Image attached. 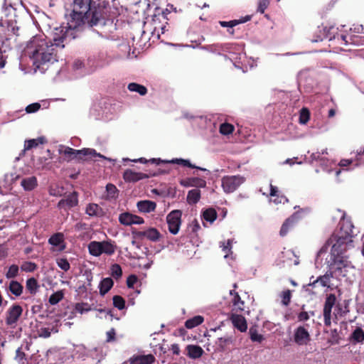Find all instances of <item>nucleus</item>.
Wrapping results in <instances>:
<instances>
[{"instance_id": "f257e3e1", "label": "nucleus", "mask_w": 364, "mask_h": 364, "mask_svg": "<svg viewBox=\"0 0 364 364\" xmlns=\"http://www.w3.org/2000/svg\"><path fill=\"white\" fill-rule=\"evenodd\" d=\"M344 216L345 214H343L342 220L339 223L340 230L329 238L326 244L317 253V256H320L327 251V245L332 244L331 258L328 261L331 271L316 279L319 287H330V279L333 277V270L354 268L345 255L347 250L353 247L352 238L355 236L353 232L354 226L351 221L345 220Z\"/></svg>"}, {"instance_id": "f03ea898", "label": "nucleus", "mask_w": 364, "mask_h": 364, "mask_svg": "<svg viewBox=\"0 0 364 364\" xmlns=\"http://www.w3.org/2000/svg\"><path fill=\"white\" fill-rule=\"evenodd\" d=\"M75 37L70 31L65 30L63 26H57L51 30L50 37L45 35L33 36L27 44L25 53L33 65L39 68L41 65L56 61V48H63L65 43Z\"/></svg>"}, {"instance_id": "7ed1b4c3", "label": "nucleus", "mask_w": 364, "mask_h": 364, "mask_svg": "<svg viewBox=\"0 0 364 364\" xmlns=\"http://www.w3.org/2000/svg\"><path fill=\"white\" fill-rule=\"evenodd\" d=\"M66 16L67 26H63L74 36L79 28L103 26L109 20L107 9L100 4L96 6L92 0H73L70 13Z\"/></svg>"}, {"instance_id": "20e7f679", "label": "nucleus", "mask_w": 364, "mask_h": 364, "mask_svg": "<svg viewBox=\"0 0 364 364\" xmlns=\"http://www.w3.org/2000/svg\"><path fill=\"white\" fill-rule=\"evenodd\" d=\"M58 153L63 156V159L68 162L73 160H80L84 156L99 157L105 160L111 161L112 159L107 158L100 153H97L94 149L84 148L80 150L74 149L65 145H59Z\"/></svg>"}, {"instance_id": "39448f33", "label": "nucleus", "mask_w": 364, "mask_h": 364, "mask_svg": "<svg viewBox=\"0 0 364 364\" xmlns=\"http://www.w3.org/2000/svg\"><path fill=\"white\" fill-rule=\"evenodd\" d=\"M90 255L94 257H100L102 254L108 256L112 255L117 249V245L111 240L101 242L92 241L87 245Z\"/></svg>"}, {"instance_id": "423d86ee", "label": "nucleus", "mask_w": 364, "mask_h": 364, "mask_svg": "<svg viewBox=\"0 0 364 364\" xmlns=\"http://www.w3.org/2000/svg\"><path fill=\"white\" fill-rule=\"evenodd\" d=\"M245 181L240 176H226L222 178V187L225 193L234 192Z\"/></svg>"}, {"instance_id": "0eeeda50", "label": "nucleus", "mask_w": 364, "mask_h": 364, "mask_svg": "<svg viewBox=\"0 0 364 364\" xmlns=\"http://www.w3.org/2000/svg\"><path fill=\"white\" fill-rule=\"evenodd\" d=\"M181 215L182 213L181 210H174L166 216L168 231L173 235H176L179 231L181 224Z\"/></svg>"}, {"instance_id": "6e6552de", "label": "nucleus", "mask_w": 364, "mask_h": 364, "mask_svg": "<svg viewBox=\"0 0 364 364\" xmlns=\"http://www.w3.org/2000/svg\"><path fill=\"white\" fill-rule=\"evenodd\" d=\"M158 175L159 173L156 172L145 173L142 172H136L132 169H127L123 173V178L127 183H136L139 181L156 176Z\"/></svg>"}, {"instance_id": "1a4fd4ad", "label": "nucleus", "mask_w": 364, "mask_h": 364, "mask_svg": "<svg viewBox=\"0 0 364 364\" xmlns=\"http://www.w3.org/2000/svg\"><path fill=\"white\" fill-rule=\"evenodd\" d=\"M23 313V308L18 304L11 305L6 313V323L14 327Z\"/></svg>"}, {"instance_id": "9d476101", "label": "nucleus", "mask_w": 364, "mask_h": 364, "mask_svg": "<svg viewBox=\"0 0 364 364\" xmlns=\"http://www.w3.org/2000/svg\"><path fill=\"white\" fill-rule=\"evenodd\" d=\"M112 62V58L105 51H100L97 55L94 56V59L89 57L87 63L90 68L103 67L110 64Z\"/></svg>"}, {"instance_id": "9b49d317", "label": "nucleus", "mask_w": 364, "mask_h": 364, "mask_svg": "<svg viewBox=\"0 0 364 364\" xmlns=\"http://www.w3.org/2000/svg\"><path fill=\"white\" fill-rule=\"evenodd\" d=\"M336 296L335 294H328L323 306V321L327 326H331L332 308L336 305Z\"/></svg>"}, {"instance_id": "f8f14e48", "label": "nucleus", "mask_w": 364, "mask_h": 364, "mask_svg": "<svg viewBox=\"0 0 364 364\" xmlns=\"http://www.w3.org/2000/svg\"><path fill=\"white\" fill-rule=\"evenodd\" d=\"M220 50L232 55L231 60L241 59L245 55L242 53L243 48L240 45L234 43H225L220 45Z\"/></svg>"}, {"instance_id": "ddd939ff", "label": "nucleus", "mask_w": 364, "mask_h": 364, "mask_svg": "<svg viewBox=\"0 0 364 364\" xmlns=\"http://www.w3.org/2000/svg\"><path fill=\"white\" fill-rule=\"evenodd\" d=\"M132 233L137 238H146L151 242L159 241L161 236V233L155 228H149L146 230L136 231Z\"/></svg>"}, {"instance_id": "4468645a", "label": "nucleus", "mask_w": 364, "mask_h": 364, "mask_svg": "<svg viewBox=\"0 0 364 364\" xmlns=\"http://www.w3.org/2000/svg\"><path fill=\"white\" fill-rule=\"evenodd\" d=\"M119 221L121 224L127 226L141 225L144 223V220L141 217L132 214L129 212L121 213L119 215Z\"/></svg>"}, {"instance_id": "2eb2a0df", "label": "nucleus", "mask_w": 364, "mask_h": 364, "mask_svg": "<svg viewBox=\"0 0 364 364\" xmlns=\"http://www.w3.org/2000/svg\"><path fill=\"white\" fill-rule=\"evenodd\" d=\"M78 204V194L74 191L66 196L65 198L61 199L57 206L59 209L68 210L75 207Z\"/></svg>"}, {"instance_id": "dca6fc26", "label": "nucleus", "mask_w": 364, "mask_h": 364, "mask_svg": "<svg viewBox=\"0 0 364 364\" xmlns=\"http://www.w3.org/2000/svg\"><path fill=\"white\" fill-rule=\"evenodd\" d=\"M180 184L183 187H196L198 189L199 188H205L206 186V181L205 179L201 178L190 177L181 179L180 181Z\"/></svg>"}, {"instance_id": "f3484780", "label": "nucleus", "mask_w": 364, "mask_h": 364, "mask_svg": "<svg viewBox=\"0 0 364 364\" xmlns=\"http://www.w3.org/2000/svg\"><path fill=\"white\" fill-rule=\"evenodd\" d=\"M310 339L308 331L303 326L298 327L294 332V341L300 346L305 345Z\"/></svg>"}, {"instance_id": "a211bd4d", "label": "nucleus", "mask_w": 364, "mask_h": 364, "mask_svg": "<svg viewBox=\"0 0 364 364\" xmlns=\"http://www.w3.org/2000/svg\"><path fill=\"white\" fill-rule=\"evenodd\" d=\"M230 321L234 327L241 332H245L247 328V321L242 315L232 314L230 316Z\"/></svg>"}, {"instance_id": "6ab92c4d", "label": "nucleus", "mask_w": 364, "mask_h": 364, "mask_svg": "<svg viewBox=\"0 0 364 364\" xmlns=\"http://www.w3.org/2000/svg\"><path fill=\"white\" fill-rule=\"evenodd\" d=\"M155 358L151 354L133 355L129 360V364H152Z\"/></svg>"}, {"instance_id": "aec40b11", "label": "nucleus", "mask_w": 364, "mask_h": 364, "mask_svg": "<svg viewBox=\"0 0 364 364\" xmlns=\"http://www.w3.org/2000/svg\"><path fill=\"white\" fill-rule=\"evenodd\" d=\"M64 240V235L62 232H57L48 239V243L58 247L59 251H63L65 249Z\"/></svg>"}, {"instance_id": "412c9836", "label": "nucleus", "mask_w": 364, "mask_h": 364, "mask_svg": "<svg viewBox=\"0 0 364 364\" xmlns=\"http://www.w3.org/2000/svg\"><path fill=\"white\" fill-rule=\"evenodd\" d=\"M136 207L140 213H149L155 210L156 203L149 200H140L137 202Z\"/></svg>"}, {"instance_id": "4be33fe9", "label": "nucleus", "mask_w": 364, "mask_h": 364, "mask_svg": "<svg viewBox=\"0 0 364 364\" xmlns=\"http://www.w3.org/2000/svg\"><path fill=\"white\" fill-rule=\"evenodd\" d=\"M187 355L191 359H198L200 358L204 350L198 345H188L186 346Z\"/></svg>"}, {"instance_id": "5701e85b", "label": "nucleus", "mask_w": 364, "mask_h": 364, "mask_svg": "<svg viewBox=\"0 0 364 364\" xmlns=\"http://www.w3.org/2000/svg\"><path fill=\"white\" fill-rule=\"evenodd\" d=\"M21 186L26 191H31L38 186V181L36 176H28L22 178Z\"/></svg>"}, {"instance_id": "b1692460", "label": "nucleus", "mask_w": 364, "mask_h": 364, "mask_svg": "<svg viewBox=\"0 0 364 364\" xmlns=\"http://www.w3.org/2000/svg\"><path fill=\"white\" fill-rule=\"evenodd\" d=\"M85 213L90 217H100L103 214L102 208L96 203H89L85 208Z\"/></svg>"}, {"instance_id": "393cba45", "label": "nucleus", "mask_w": 364, "mask_h": 364, "mask_svg": "<svg viewBox=\"0 0 364 364\" xmlns=\"http://www.w3.org/2000/svg\"><path fill=\"white\" fill-rule=\"evenodd\" d=\"M299 218V214L295 213L290 218H287L281 228L280 235H286L288 232L289 227L292 226L293 224L298 220Z\"/></svg>"}, {"instance_id": "a878e982", "label": "nucleus", "mask_w": 364, "mask_h": 364, "mask_svg": "<svg viewBox=\"0 0 364 364\" xmlns=\"http://www.w3.org/2000/svg\"><path fill=\"white\" fill-rule=\"evenodd\" d=\"M114 282L110 277L104 278L99 284L100 294L105 296L113 287Z\"/></svg>"}, {"instance_id": "bb28decb", "label": "nucleus", "mask_w": 364, "mask_h": 364, "mask_svg": "<svg viewBox=\"0 0 364 364\" xmlns=\"http://www.w3.org/2000/svg\"><path fill=\"white\" fill-rule=\"evenodd\" d=\"M168 162V163H171V164H176L182 165L183 166H187V167L192 168H196V169L205 171L207 173H210V171L208 169H206V168H201V167H199V166H196V165L192 164L191 163V161L189 160H188V159H172V160H171V161H169Z\"/></svg>"}, {"instance_id": "cd10ccee", "label": "nucleus", "mask_w": 364, "mask_h": 364, "mask_svg": "<svg viewBox=\"0 0 364 364\" xmlns=\"http://www.w3.org/2000/svg\"><path fill=\"white\" fill-rule=\"evenodd\" d=\"M314 277H311L310 279V282L304 285L303 287V289L305 292H306L309 295H315L318 293V289L319 287L318 284L316 279H314Z\"/></svg>"}, {"instance_id": "c85d7f7f", "label": "nucleus", "mask_w": 364, "mask_h": 364, "mask_svg": "<svg viewBox=\"0 0 364 364\" xmlns=\"http://www.w3.org/2000/svg\"><path fill=\"white\" fill-rule=\"evenodd\" d=\"M46 142L44 137L41 136L36 139H28L25 141L24 150H29L33 148L37 147L40 144H43Z\"/></svg>"}, {"instance_id": "c756f323", "label": "nucleus", "mask_w": 364, "mask_h": 364, "mask_svg": "<svg viewBox=\"0 0 364 364\" xmlns=\"http://www.w3.org/2000/svg\"><path fill=\"white\" fill-rule=\"evenodd\" d=\"M336 30H338V28H335L334 26H331L327 30L326 37L329 38V40L332 39H341V41L345 42V44L347 43L346 38L347 36L346 35L341 34L338 35L336 32Z\"/></svg>"}, {"instance_id": "7c9ffc66", "label": "nucleus", "mask_w": 364, "mask_h": 364, "mask_svg": "<svg viewBox=\"0 0 364 364\" xmlns=\"http://www.w3.org/2000/svg\"><path fill=\"white\" fill-rule=\"evenodd\" d=\"M230 294L233 296L232 302L234 308L237 310L242 311L244 309V301L241 300L237 292H235V290H230Z\"/></svg>"}, {"instance_id": "2f4dec72", "label": "nucleus", "mask_w": 364, "mask_h": 364, "mask_svg": "<svg viewBox=\"0 0 364 364\" xmlns=\"http://www.w3.org/2000/svg\"><path fill=\"white\" fill-rule=\"evenodd\" d=\"M200 198V190L195 188L189 191L187 195V201L189 204H196Z\"/></svg>"}, {"instance_id": "473e14b6", "label": "nucleus", "mask_w": 364, "mask_h": 364, "mask_svg": "<svg viewBox=\"0 0 364 364\" xmlns=\"http://www.w3.org/2000/svg\"><path fill=\"white\" fill-rule=\"evenodd\" d=\"M26 288L31 294H36L39 288L37 280L33 278H29L26 281Z\"/></svg>"}, {"instance_id": "72a5a7b5", "label": "nucleus", "mask_w": 364, "mask_h": 364, "mask_svg": "<svg viewBox=\"0 0 364 364\" xmlns=\"http://www.w3.org/2000/svg\"><path fill=\"white\" fill-rule=\"evenodd\" d=\"M203 321L204 318L203 316H196L191 318L188 319L185 322V326L188 329H191L201 324L203 322Z\"/></svg>"}, {"instance_id": "f704fd0d", "label": "nucleus", "mask_w": 364, "mask_h": 364, "mask_svg": "<svg viewBox=\"0 0 364 364\" xmlns=\"http://www.w3.org/2000/svg\"><path fill=\"white\" fill-rule=\"evenodd\" d=\"M127 88L129 91L137 92L141 96L145 95L147 92V89L145 86L136 82L129 83Z\"/></svg>"}, {"instance_id": "c9c22d12", "label": "nucleus", "mask_w": 364, "mask_h": 364, "mask_svg": "<svg viewBox=\"0 0 364 364\" xmlns=\"http://www.w3.org/2000/svg\"><path fill=\"white\" fill-rule=\"evenodd\" d=\"M9 290L16 296H18L22 294L23 286L17 281H11L9 286Z\"/></svg>"}, {"instance_id": "e433bc0d", "label": "nucleus", "mask_w": 364, "mask_h": 364, "mask_svg": "<svg viewBox=\"0 0 364 364\" xmlns=\"http://www.w3.org/2000/svg\"><path fill=\"white\" fill-rule=\"evenodd\" d=\"M203 218L205 221L212 223L217 218V213L213 208L206 209L203 213Z\"/></svg>"}, {"instance_id": "4c0bfd02", "label": "nucleus", "mask_w": 364, "mask_h": 364, "mask_svg": "<svg viewBox=\"0 0 364 364\" xmlns=\"http://www.w3.org/2000/svg\"><path fill=\"white\" fill-rule=\"evenodd\" d=\"M351 339L355 343H360L364 340V331L361 328H357L351 334Z\"/></svg>"}, {"instance_id": "58836bf2", "label": "nucleus", "mask_w": 364, "mask_h": 364, "mask_svg": "<svg viewBox=\"0 0 364 364\" xmlns=\"http://www.w3.org/2000/svg\"><path fill=\"white\" fill-rule=\"evenodd\" d=\"M63 296H64L63 292L62 291H58L56 292H54L53 294H52L50 296L48 301H49L50 304L55 305V304H58L63 299Z\"/></svg>"}, {"instance_id": "ea45409f", "label": "nucleus", "mask_w": 364, "mask_h": 364, "mask_svg": "<svg viewBox=\"0 0 364 364\" xmlns=\"http://www.w3.org/2000/svg\"><path fill=\"white\" fill-rule=\"evenodd\" d=\"M92 310V308L90 304L87 303H77L75 305V311L80 314L87 313Z\"/></svg>"}, {"instance_id": "a19ab883", "label": "nucleus", "mask_w": 364, "mask_h": 364, "mask_svg": "<svg viewBox=\"0 0 364 364\" xmlns=\"http://www.w3.org/2000/svg\"><path fill=\"white\" fill-rule=\"evenodd\" d=\"M309 118H310L309 110L306 107H303L300 110V113H299V123L301 124H306L308 122V121L309 120Z\"/></svg>"}, {"instance_id": "79ce46f5", "label": "nucleus", "mask_w": 364, "mask_h": 364, "mask_svg": "<svg viewBox=\"0 0 364 364\" xmlns=\"http://www.w3.org/2000/svg\"><path fill=\"white\" fill-rule=\"evenodd\" d=\"M111 275L116 279H119L122 275V267L118 264H114L110 267Z\"/></svg>"}, {"instance_id": "37998d69", "label": "nucleus", "mask_w": 364, "mask_h": 364, "mask_svg": "<svg viewBox=\"0 0 364 364\" xmlns=\"http://www.w3.org/2000/svg\"><path fill=\"white\" fill-rule=\"evenodd\" d=\"M19 268L16 264H12L9 267L8 271L6 273V277L7 279H13L18 276Z\"/></svg>"}, {"instance_id": "c03bdc74", "label": "nucleus", "mask_w": 364, "mask_h": 364, "mask_svg": "<svg viewBox=\"0 0 364 364\" xmlns=\"http://www.w3.org/2000/svg\"><path fill=\"white\" fill-rule=\"evenodd\" d=\"M112 300L114 306L119 310H122L125 308V301L121 296H114Z\"/></svg>"}, {"instance_id": "a18cd8bd", "label": "nucleus", "mask_w": 364, "mask_h": 364, "mask_svg": "<svg viewBox=\"0 0 364 364\" xmlns=\"http://www.w3.org/2000/svg\"><path fill=\"white\" fill-rule=\"evenodd\" d=\"M37 269V265L32 262H24L21 266V269L26 272H32Z\"/></svg>"}, {"instance_id": "49530a36", "label": "nucleus", "mask_w": 364, "mask_h": 364, "mask_svg": "<svg viewBox=\"0 0 364 364\" xmlns=\"http://www.w3.org/2000/svg\"><path fill=\"white\" fill-rule=\"evenodd\" d=\"M280 296L282 298V305H284L285 306H288L291 301V291L289 289H287L286 291H283L281 293Z\"/></svg>"}, {"instance_id": "de8ad7c7", "label": "nucleus", "mask_w": 364, "mask_h": 364, "mask_svg": "<svg viewBox=\"0 0 364 364\" xmlns=\"http://www.w3.org/2000/svg\"><path fill=\"white\" fill-rule=\"evenodd\" d=\"M364 154V148H360L355 154V166H364V159H361V156Z\"/></svg>"}, {"instance_id": "09e8293b", "label": "nucleus", "mask_w": 364, "mask_h": 364, "mask_svg": "<svg viewBox=\"0 0 364 364\" xmlns=\"http://www.w3.org/2000/svg\"><path fill=\"white\" fill-rule=\"evenodd\" d=\"M56 263L59 268L62 270L67 272L70 268V264L68 262V259L65 258H59L56 260Z\"/></svg>"}, {"instance_id": "8fccbe9b", "label": "nucleus", "mask_w": 364, "mask_h": 364, "mask_svg": "<svg viewBox=\"0 0 364 364\" xmlns=\"http://www.w3.org/2000/svg\"><path fill=\"white\" fill-rule=\"evenodd\" d=\"M233 130L234 127L230 124L223 123L220 127V132L223 135H228L231 134Z\"/></svg>"}, {"instance_id": "3c124183", "label": "nucleus", "mask_w": 364, "mask_h": 364, "mask_svg": "<svg viewBox=\"0 0 364 364\" xmlns=\"http://www.w3.org/2000/svg\"><path fill=\"white\" fill-rule=\"evenodd\" d=\"M106 190H107L109 197H110L112 198L117 197V188H116V186L114 185H113L112 183H108L106 186Z\"/></svg>"}, {"instance_id": "603ef678", "label": "nucleus", "mask_w": 364, "mask_h": 364, "mask_svg": "<svg viewBox=\"0 0 364 364\" xmlns=\"http://www.w3.org/2000/svg\"><path fill=\"white\" fill-rule=\"evenodd\" d=\"M250 335L252 341L261 342L263 340V336L259 334L257 330L253 328L250 329Z\"/></svg>"}, {"instance_id": "864d4df0", "label": "nucleus", "mask_w": 364, "mask_h": 364, "mask_svg": "<svg viewBox=\"0 0 364 364\" xmlns=\"http://www.w3.org/2000/svg\"><path fill=\"white\" fill-rule=\"evenodd\" d=\"M15 359L20 363V364H25V353L22 351L21 348H18L16 350V357Z\"/></svg>"}, {"instance_id": "5fc2aeb1", "label": "nucleus", "mask_w": 364, "mask_h": 364, "mask_svg": "<svg viewBox=\"0 0 364 364\" xmlns=\"http://www.w3.org/2000/svg\"><path fill=\"white\" fill-rule=\"evenodd\" d=\"M270 0H258L257 11L263 14L268 7Z\"/></svg>"}, {"instance_id": "6e6d98bb", "label": "nucleus", "mask_w": 364, "mask_h": 364, "mask_svg": "<svg viewBox=\"0 0 364 364\" xmlns=\"http://www.w3.org/2000/svg\"><path fill=\"white\" fill-rule=\"evenodd\" d=\"M38 336L42 338H48L51 334V329L48 327H43L38 331Z\"/></svg>"}, {"instance_id": "4d7b16f0", "label": "nucleus", "mask_w": 364, "mask_h": 364, "mask_svg": "<svg viewBox=\"0 0 364 364\" xmlns=\"http://www.w3.org/2000/svg\"><path fill=\"white\" fill-rule=\"evenodd\" d=\"M232 240H228L226 245L225 243L220 245V247H222L223 251L226 253V255H225V258H227L228 257V252H232Z\"/></svg>"}, {"instance_id": "13d9d810", "label": "nucleus", "mask_w": 364, "mask_h": 364, "mask_svg": "<svg viewBox=\"0 0 364 364\" xmlns=\"http://www.w3.org/2000/svg\"><path fill=\"white\" fill-rule=\"evenodd\" d=\"M41 107V105L38 102H35L28 105L26 107V111L27 113H34L37 112Z\"/></svg>"}, {"instance_id": "bf43d9fd", "label": "nucleus", "mask_w": 364, "mask_h": 364, "mask_svg": "<svg viewBox=\"0 0 364 364\" xmlns=\"http://www.w3.org/2000/svg\"><path fill=\"white\" fill-rule=\"evenodd\" d=\"M137 277L134 274H131L127 279V285L129 288H134V286L137 282Z\"/></svg>"}, {"instance_id": "052dcab7", "label": "nucleus", "mask_w": 364, "mask_h": 364, "mask_svg": "<svg viewBox=\"0 0 364 364\" xmlns=\"http://www.w3.org/2000/svg\"><path fill=\"white\" fill-rule=\"evenodd\" d=\"M85 67V63L80 59H76L73 63V68L75 70H79Z\"/></svg>"}, {"instance_id": "680f3d73", "label": "nucleus", "mask_w": 364, "mask_h": 364, "mask_svg": "<svg viewBox=\"0 0 364 364\" xmlns=\"http://www.w3.org/2000/svg\"><path fill=\"white\" fill-rule=\"evenodd\" d=\"M239 23L240 22L237 20H233L230 21H220V24L223 27L232 28Z\"/></svg>"}, {"instance_id": "e2e57ef3", "label": "nucleus", "mask_w": 364, "mask_h": 364, "mask_svg": "<svg viewBox=\"0 0 364 364\" xmlns=\"http://www.w3.org/2000/svg\"><path fill=\"white\" fill-rule=\"evenodd\" d=\"M273 202L275 204L285 203L288 202V199L284 195H277V196H274V198L273 199Z\"/></svg>"}, {"instance_id": "0e129e2a", "label": "nucleus", "mask_w": 364, "mask_h": 364, "mask_svg": "<svg viewBox=\"0 0 364 364\" xmlns=\"http://www.w3.org/2000/svg\"><path fill=\"white\" fill-rule=\"evenodd\" d=\"M327 154V149H323L322 150L321 152H319V151H317V152H315V153H313L311 155V157L313 160H315V161H318V160H321V155L323 154Z\"/></svg>"}, {"instance_id": "69168bd1", "label": "nucleus", "mask_w": 364, "mask_h": 364, "mask_svg": "<svg viewBox=\"0 0 364 364\" xmlns=\"http://www.w3.org/2000/svg\"><path fill=\"white\" fill-rule=\"evenodd\" d=\"M115 331L114 328L107 332V342H112L115 340Z\"/></svg>"}, {"instance_id": "338daca9", "label": "nucleus", "mask_w": 364, "mask_h": 364, "mask_svg": "<svg viewBox=\"0 0 364 364\" xmlns=\"http://www.w3.org/2000/svg\"><path fill=\"white\" fill-rule=\"evenodd\" d=\"M201 48L208 50V51H210V52H213V53H215L217 50H220V45L215 44V45L208 46H204V47H202Z\"/></svg>"}, {"instance_id": "774afa93", "label": "nucleus", "mask_w": 364, "mask_h": 364, "mask_svg": "<svg viewBox=\"0 0 364 364\" xmlns=\"http://www.w3.org/2000/svg\"><path fill=\"white\" fill-rule=\"evenodd\" d=\"M299 321H306L309 319V314L306 311H301L298 314Z\"/></svg>"}]
</instances>
